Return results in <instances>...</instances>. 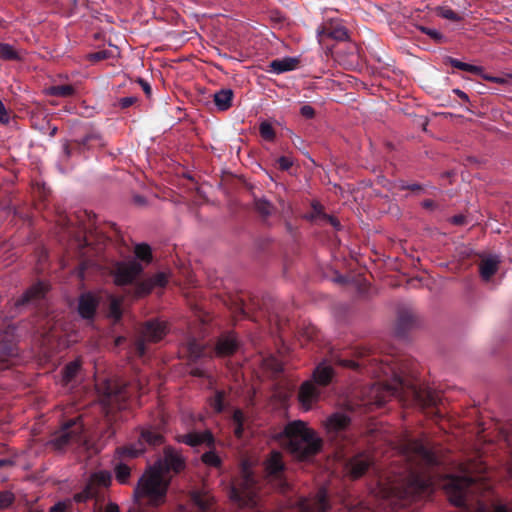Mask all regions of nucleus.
Returning <instances> with one entry per match:
<instances>
[{
	"mask_svg": "<svg viewBox=\"0 0 512 512\" xmlns=\"http://www.w3.org/2000/svg\"><path fill=\"white\" fill-rule=\"evenodd\" d=\"M345 368L365 370L379 381L372 383L363 391L362 405L368 409L382 407L392 397L404 405H415L431 418L442 417L443 400L439 392L430 387L418 385L413 363L408 359L385 355L382 358L371 354L369 349L357 351V359H335Z\"/></svg>",
	"mask_w": 512,
	"mask_h": 512,
	"instance_id": "1",
	"label": "nucleus"
},
{
	"mask_svg": "<svg viewBox=\"0 0 512 512\" xmlns=\"http://www.w3.org/2000/svg\"><path fill=\"white\" fill-rule=\"evenodd\" d=\"M431 485V479L410 464L403 474L380 476L374 493L396 507L430 493Z\"/></svg>",
	"mask_w": 512,
	"mask_h": 512,
	"instance_id": "2",
	"label": "nucleus"
},
{
	"mask_svg": "<svg viewBox=\"0 0 512 512\" xmlns=\"http://www.w3.org/2000/svg\"><path fill=\"white\" fill-rule=\"evenodd\" d=\"M461 475H450L446 478L444 489L449 501L464 512H489L484 503L477 501V507L472 508L470 496L475 493L478 482L483 479L482 474L486 466L472 463L461 464ZM493 512H509L505 505H497Z\"/></svg>",
	"mask_w": 512,
	"mask_h": 512,
	"instance_id": "3",
	"label": "nucleus"
},
{
	"mask_svg": "<svg viewBox=\"0 0 512 512\" xmlns=\"http://www.w3.org/2000/svg\"><path fill=\"white\" fill-rule=\"evenodd\" d=\"M283 435L290 453L300 461H308L315 457L322 449V439L314 430L308 428L303 421L297 420L288 423Z\"/></svg>",
	"mask_w": 512,
	"mask_h": 512,
	"instance_id": "4",
	"label": "nucleus"
},
{
	"mask_svg": "<svg viewBox=\"0 0 512 512\" xmlns=\"http://www.w3.org/2000/svg\"><path fill=\"white\" fill-rule=\"evenodd\" d=\"M258 482L250 465L243 462L239 475L231 483L230 500L242 508L258 509Z\"/></svg>",
	"mask_w": 512,
	"mask_h": 512,
	"instance_id": "5",
	"label": "nucleus"
},
{
	"mask_svg": "<svg viewBox=\"0 0 512 512\" xmlns=\"http://www.w3.org/2000/svg\"><path fill=\"white\" fill-rule=\"evenodd\" d=\"M169 479L162 475L159 467L150 466L142 476L134 489V496L145 499L150 505L159 506L166 500Z\"/></svg>",
	"mask_w": 512,
	"mask_h": 512,
	"instance_id": "6",
	"label": "nucleus"
},
{
	"mask_svg": "<svg viewBox=\"0 0 512 512\" xmlns=\"http://www.w3.org/2000/svg\"><path fill=\"white\" fill-rule=\"evenodd\" d=\"M131 385L115 380H105L98 386L100 402L107 415L115 411L125 409L127 402L132 396Z\"/></svg>",
	"mask_w": 512,
	"mask_h": 512,
	"instance_id": "7",
	"label": "nucleus"
},
{
	"mask_svg": "<svg viewBox=\"0 0 512 512\" xmlns=\"http://www.w3.org/2000/svg\"><path fill=\"white\" fill-rule=\"evenodd\" d=\"M351 418L344 412H335L325 420V429L329 441H331L339 453L353 443L350 431Z\"/></svg>",
	"mask_w": 512,
	"mask_h": 512,
	"instance_id": "8",
	"label": "nucleus"
},
{
	"mask_svg": "<svg viewBox=\"0 0 512 512\" xmlns=\"http://www.w3.org/2000/svg\"><path fill=\"white\" fill-rule=\"evenodd\" d=\"M49 443L57 451H63L73 444L85 445L82 417L78 416L63 422L59 430L52 435Z\"/></svg>",
	"mask_w": 512,
	"mask_h": 512,
	"instance_id": "9",
	"label": "nucleus"
},
{
	"mask_svg": "<svg viewBox=\"0 0 512 512\" xmlns=\"http://www.w3.org/2000/svg\"><path fill=\"white\" fill-rule=\"evenodd\" d=\"M167 323L158 319L144 322L133 343L132 351L137 357H143L147 352V343L158 342L167 334Z\"/></svg>",
	"mask_w": 512,
	"mask_h": 512,
	"instance_id": "10",
	"label": "nucleus"
},
{
	"mask_svg": "<svg viewBox=\"0 0 512 512\" xmlns=\"http://www.w3.org/2000/svg\"><path fill=\"white\" fill-rule=\"evenodd\" d=\"M263 469L266 480L281 493L290 490V484L286 478V464L283 455L277 450H272L263 461Z\"/></svg>",
	"mask_w": 512,
	"mask_h": 512,
	"instance_id": "11",
	"label": "nucleus"
},
{
	"mask_svg": "<svg viewBox=\"0 0 512 512\" xmlns=\"http://www.w3.org/2000/svg\"><path fill=\"white\" fill-rule=\"evenodd\" d=\"M187 352L190 369V375L199 378L209 379L210 388L213 380L209 374L212 363V356L207 352L206 347L196 339L188 340Z\"/></svg>",
	"mask_w": 512,
	"mask_h": 512,
	"instance_id": "12",
	"label": "nucleus"
},
{
	"mask_svg": "<svg viewBox=\"0 0 512 512\" xmlns=\"http://www.w3.org/2000/svg\"><path fill=\"white\" fill-rule=\"evenodd\" d=\"M163 442L164 437L158 429L152 426L144 427L141 429L137 443L119 447L117 454L121 458H136L145 452L147 446L157 447Z\"/></svg>",
	"mask_w": 512,
	"mask_h": 512,
	"instance_id": "13",
	"label": "nucleus"
},
{
	"mask_svg": "<svg viewBox=\"0 0 512 512\" xmlns=\"http://www.w3.org/2000/svg\"><path fill=\"white\" fill-rule=\"evenodd\" d=\"M80 230L83 233V246L89 247L96 245L95 250L99 252L102 246L111 241V238L104 232L99 231L95 224V215L91 212L83 211L76 216Z\"/></svg>",
	"mask_w": 512,
	"mask_h": 512,
	"instance_id": "14",
	"label": "nucleus"
},
{
	"mask_svg": "<svg viewBox=\"0 0 512 512\" xmlns=\"http://www.w3.org/2000/svg\"><path fill=\"white\" fill-rule=\"evenodd\" d=\"M403 448L406 461L415 460L424 466H434L438 462L435 453L422 439L409 438Z\"/></svg>",
	"mask_w": 512,
	"mask_h": 512,
	"instance_id": "15",
	"label": "nucleus"
},
{
	"mask_svg": "<svg viewBox=\"0 0 512 512\" xmlns=\"http://www.w3.org/2000/svg\"><path fill=\"white\" fill-rule=\"evenodd\" d=\"M144 270L143 265L136 259L116 261L111 268V275L118 286L132 284Z\"/></svg>",
	"mask_w": 512,
	"mask_h": 512,
	"instance_id": "16",
	"label": "nucleus"
},
{
	"mask_svg": "<svg viewBox=\"0 0 512 512\" xmlns=\"http://www.w3.org/2000/svg\"><path fill=\"white\" fill-rule=\"evenodd\" d=\"M105 146L103 136L95 131H89L82 139L66 140L63 144V150L66 157H71L75 153H84L86 150L101 148Z\"/></svg>",
	"mask_w": 512,
	"mask_h": 512,
	"instance_id": "17",
	"label": "nucleus"
},
{
	"mask_svg": "<svg viewBox=\"0 0 512 512\" xmlns=\"http://www.w3.org/2000/svg\"><path fill=\"white\" fill-rule=\"evenodd\" d=\"M374 466V458L367 452H359L345 460V474L353 479H359Z\"/></svg>",
	"mask_w": 512,
	"mask_h": 512,
	"instance_id": "18",
	"label": "nucleus"
},
{
	"mask_svg": "<svg viewBox=\"0 0 512 512\" xmlns=\"http://www.w3.org/2000/svg\"><path fill=\"white\" fill-rule=\"evenodd\" d=\"M317 39L320 45L324 46L326 40L344 41L348 39V30L339 19H328L316 30Z\"/></svg>",
	"mask_w": 512,
	"mask_h": 512,
	"instance_id": "19",
	"label": "nucleus"
},
{
	"mask_svg": "<svg viewBox=\"0 0 512 512\" xmlns=\"http://www.w3.org/2000/svg\"><path fill=\"white\" fill-rule=\"evenodd\" d=\"M153 467H159V471L162 475L173 471L179 473L185 467L184 459L171 447H167L164 450V456L159 459Z\"/></svg>",
	"mask_w": 512,
	"mask_h": 512,
	"instance_id": "20",
	"label": "nucleus"
},
{
	"mask_svg": "<svg viewBox=\"0 0 512 512\" xmlns=\"http://www.w3.org/2000/svg\"><path fill=\"white\" fill-rule=\"evenodd\" d=\"M298 512H329L331 505L327 492L321 489L313 500L300 498L297 503Z\"/></svg>",
	"mask_w": 512,
	"mask_h": 512,
	"instance_id": "21",
	"label": "nucleus"
},
{
	"mask_svg": "<svg viewBox=\"0 0 512 512\" xmlns=\"http://www.w3.org/2000/svg\"><path fill=\"white\" fill-rule=\"evenodd\" d=\"M168 279L165 273L158 272L152 277L142 279L134 285V296L137 298L149 295L156 287L163 288L167 285Z\"/></svg>",
	"mask_w": 512,
	"mask_h": 512,
	"instance_id": "22",
	"label": "nucleus"
},
{
	"mask_svg": "<svg viewBox=\"0 0 512 512\" xmlns=\"http://www.w3.org/2000/svg\"><path fill=\"white\" fill-rule=\"evenodd\" d=\"M49 291V285L46 282L38 281L29 287L16 302V307H23L30 304H37L39 301L45 298Z\"/></svg>",
	"mask_w": 512,
	"mask_h": 512,
	"instance_id": "23",
	"label": "nucleus"
},
{
	"mask_svg": "<svg viewBox=\"0 0 512 512\" xmlns=\"http://www.w3.org/2000/svg\"><path fill=\"white\" fill-rule=\"evenodd\" d=\"M479 257L478 268L480 277L484 281H489L498 272L502 262L501 257L497 254H483Z\"/></svg>",
	"mask_w": 512,
	"mask_h": 512,
	"instance_id": "24",
	"label": "nucleus"
},
{
	"mask_svg": "<svg viewBox=\"0 0 512 512\" xmlns=\"http://www.w3.org/2000/svg\"><path fill=\"white\" fill-rule=\"evenodd\" d=\"M239 340L234 332H226L218 337L215 352L220 357L233 355L239 348Z\"/></svg>",
	"mask_w": 512,
	"mask_h": 512,
	"instance_id": "25",
	"label": "nucleus"
},
{
	"mask_svg": "<svg viewBox=\"0 0 512 512\" xmlns=\"http://www.w3.org/2000/svg\"><path fill=\"white\" fill-rule=\"evenodd\" d=\"M320 397V390L314 385L312 381L304 382L298 392V400L301 407L308 411L312 408Z\"/></svg>",
	"mask_w": 512,
	"mask_h": 512,
	"instance_id": "26",
	"label": "nucleus"
},
{
	"mask_svg": "<svg viewBox=\"0 0 512 512\" xmlns=\"http://www.w3.org/2000/svg\"><path fill=\"white\" fill-rule=\"evenodd\" d=\"M178 441L191 447H196L204 443L208 446H212L214 444V438L210 431H205L203 433L190 432L184 435H180L178 437Z\"/></svg>",
	"mask_w": 512,
	"mask_h": 512,
	"instance_id": "27",
	"label": "nucleus"
},
{
	"mask_svg": "<svg viewBox=\"0 0 512 512\" xmlns=\"http://www.w3.org/2000/svg\"><path fill=\"white\" fill-rule=\"evenodd\" d=\"M97 306L98 301L91 293L82 294L78 301V313L84 319H92Z\"/></svg>",
	"mask_w": 512,
	"mask_h": 512,
	"instance_id": "28",
	"label": "nucleus"
},
{
	"mask_svg": "<svg viewBox=\"0 0 512 512\" xmlns=\"http://www.w3.org/2000/svg\"><path fill=\"white\" fill-rule=\"evenodd\" d=\"M415 324V316L413 313L409 311H400L398 314L395 333L398 337L404 338L408 331Z\"/></svg>",
	"mask_w": 512,
	"mask_h": 512,
	"instance_id": "29",
	"label": "nucleus"
},
{
	"mask_svg": "<svg viewBox=\"0 0 512 512\" xmlns=\"http://www.w3.org/2000/svg\"><path fill=\"white\" fill-rule=\"evenodd\" d=\"M299 63L300 61L296 57H284L281 59H275L271 61L269 67L270 71L276 74H281L284 72L295 70L298 67Z\"/></svg>",
	"mask_w": 512,
	"mask_h": 512,
	"instance_id": "30",
	"label": "nucleus"
},
{
	"mask_svg": "<svg viewBox=\"0 0 512 512\" xmlns=\"http://www.w3.org/2000/svg\"><path fill=\"white\" fill-rule=\"evenodd\" d=\"M334 376L332 366L327 365L325 362L320 363L314 370V382L321 386L328 385Z\"/></svg>",
	"mask_w": 512,
	"mask_h": 512,
	"instance_id": "31",
	"label": "nucleus"
},
{
	"mask_svg": "<svg viewBox=\"0 0 512 512\" xmlns=\"http://www.w3.org/2000/svg\"><path fill=\"white\" fill-rule=\"evenodd\" d=\"M191 499L197 508V512H214L213 497L199 491L193 492Z\"/></svg>",
	"mask_w": 512,
	"mask_h": 512,
	"instance_id": "32",
	"label": "nucleus"
},
{
	"mask_svg": "<svg viewBox=\"0 0 512 512\" xmlns=\"http://www.w3.org/2000/svg\"><path fill=\"white\" fill-rule=\"evenodd\" d=\"M91 488L98 490L100 487L108 488L112 483V475L109 471L101 470L91 474L87 482Z\"/></svg>",
	"mask_w": 512,
	"mask_h": 512,
	"instance_id": "33",
	"label": "nucleus"
},
{
	"mask_svg": "<svg viewBox=\"0 0 512 512\" xmlns=\"http://www.w3.org/2000/svg\"><path fill=\"white\" fill-rule=\"evenodd\" d=\"M233 97L231 89H221L214 94V103L218 110L226 111L232 106Z\"/></svg>",
	"mask_w": 512,
	"mask_h": 512,
	"instance_id": "34",
	"label": "nucleus"
},
{
	"mask_svg": "<svg viewBox=\"0 0 512 512\" xmlns=\"http://www.w3.org/2000/svg\"><path fill=\"white\" fill-rule=\"evenodd\" d=\"M18 355V349L16 345L11 341H0V369L2 365L6 364Z\"/></svg>",
	"mask_w": 512,
	"mask_h": 512,
	"instance_id": "35",
	"label": "nucleus"
},
{
	"mask_svg": "<svg viewBox=\"0 0 512 512\" xmlns=\"http://www.w3.org/2000/svg\"><path fill=\"white\" fill-rule=\"evenodd\" d=\"M255 211L264 219L270 217L274 211V205L266 198L254 197L253 201Z\"/></svg>",
	"mask_w": 512,
	"mask_h": 512,
	"instance_id": "36",
	"label": "nucleus"
},
{
	"mask_svg": "<svg viewBox=\"0 0 512 512\" xmlns=\"http://www.w3.org/2000/svg\"><path fill=\"white\" fill-rule=\"evenodd\" d=\"M444 63L451 65L453 68H456V69H459L462 71H466V72H469V73H472L475 75H478L482 72V67L464 63V62H462L456 58L450 57V56H447L444 59Z\"/></svg>",
	"mask_w": 512,
	"mask_h": 512,
	"instance_id": "37",
	"label": "nucleus"
},
{
	"mask_svg": "<svg viewBox=\"0 0 512 512\" xmlns=\"http://www.w3.org/2000/svg\"><path fill=\"white\" fill-rule=\"evenodd\" d=\"M46 92L50 96L66 98L75 94V88L70 84L53 85L48 87Z\"/></svg>",
	"mask_w": 512,
	"mask_h": 512,
	"instance_id": "38",
	"label": "nucleus"
},
{
	"mask_svg": "<svg viewBox=\"0 0 512 512\" xmlns=\"http://www.w3.org/2000/svg\"><path fill=\"white\" fill-rule=\"evenodd\" d=\"M0 59L4 61H21L22 57L11 44L0 42Z\"/></svg>",
	"mask_w": 512,
	"mask_h": 512,
	"instance_id": "39",
	"label": "nucleus"
},
{
	"mask_svg": "<svg viewBox=\"0 0 512 512\" xmlns=\"http://www.w3.org/2000/svg\"><path fill=\"white\" fill-rule=\"evenodd\" d=\"M226 396V391L215 390L214 395L209 398V405L216 413H221L224 411Z\"/></svg>",
	"mask_w": 512,
	"mask_h": 512,
	"instance_id": "40",
	"label": "nucleus"
},
{
	"mask_svg": "<svg viewBox=\"0 0 512 512\" xmlns=\"http://www.w3.org/2000/svg\"><path fill=\"white\" fill-rule=\"evenodd\" d=\"M233 432L236 438L241 439L244 433L245 415L240 409H236L232 415Z\"/></svg>",
	"mask_w": 512,
	"mask_h": 512,
	"instance_id": "41",
	"label": "nucleus"
},
{
	"mask_svg": "<svg viewBox=\"0 0 512 512\" xmlns=\"http://www.w3.org/2000/svg\"><path fill=\"white\" fill-rule=\"evenodd\" d=\"M98 495L99 491L94 490V488H91L90 485L86 483L82 491L74 494L72 502L86 503L90 499L97 498Z\"/></svg>",
	"mask_w": 512,
	"mask_h": 512,
	"instance_id": "42",
	"label": "nucleus"
},
{
	"mask_svg": "<svg viewBox=\"0 0 512 512\" xmlns=\"http://www.w3.org/2000/svg\"><path fill=\"white\" fill-rule=\"evenodd\" d=\"M81 368L79 361H72L68 363L62 370L63 382L65 384L70 383L78 374Z\"/></svg>",
	"mask_w": 512,
	"mask_h": 512,
	"instance_id": "43",
	"label": "nucleus"
},
{
	"mask_svg": "<svg viewBox=\"0 0 512 512\" xmlns=\"http://www.w3.org/2000/svg\"><path fill=\"white\" fill-rule=\"evenodd\" d=\"M134 253H135V256L137 259H139L147 264L152 261V251L148 244H145V243L137 244L135 246Z\"/></svg>",
	"mask_w": 512,
	"mask_h": 512,
	"instance_id": "44",
	"label": "nucleus"
},
{
	"mask_svg": "<svg viewBox=\"0 0 512 512\" xmlns=\"http://www.w3.org/2000/svg\"><path fill=\"white\" fill-rule=\"evenodd\" d=\"M115 477L120 484H127L131 475V469L124 463H118L115 466Z\"/></svg>",
	"mask_w": 512,
	"mask_h": 512,
	"instance_id": "45",
	"label": "nucleus"
},
{
	"mask_svg": "<svg viewBox=\"0 0 512 512\" xmlns=\"http://www.w3.org/2000/svg\"><path fill=\"white\" fill-rule=\"evenodd\" d=\"M311 207H312V211L308 214H305L304 215V218L308 221H317V220H323L324 219V215H326V213L324 212V209H323V206L316 202V201H313L312 204H311Z\"/></svg>",
	"mask_w": 512,
	"mask_h": 512,
	"instance_id": "46",
	"label": "nucleus"
},
{
	"mask_svg": "<svg viewBox=\"0 0 512 512\" xmlns=\"http://www.w3.org/2000/svg\"><path fill=\"white\" fill-rule=\"evenodd\" d=\"M201 459L204 464L211 466V467H220L221 466V458L217 455L215 451H207L202 456Z\"/></svg>",
	"mask_w": 512,
	"mask_h": 512,
	"instance_id": "47",
	"label": "nucleus"
},
{
	"mask_svg": "<svg viewBox=\"0 0 512 512\" xmlns=\"http://www.w3.org/2000/svg\"><path fill=\"white\" fill-rule=\"evenodd\" d=\"M437 15L452 22H459L462 20V17L449 7H439L437 9Z\"/></svg>",
	"mask_w": 512,
	"mask_h": 512,
	"instance_id": "48",
	"label": "nucleus"
},
{
	"mask_svg": "<svg viewBox=\"0 0 512 512\" xmlns=\"http://www.w3.org/2000/svg\"><path fill=\"white\" fill-rule=\"evenodd\" d=\"M259 132L262 138L267 141H273L275 139V130L272 125L268 122H262L259 126Z\"/></svg>",
	"mask_w": 512,
	"mask_h": 512,
	"instance_id": "49",
	"label": "nucleus"
},
{
	"mask_svg": "<svg viewBox=\"0 0 512 512\" xmlns=\"http://www.w3.org/2000/svg\"><path fill=\"white\" fill-rule=\"evenodd\" d=\"M419 30L422 33L428 35L436 43H443L444 40H445L444 35L441 32H439L438 30H436V29H432V28H429V27H426V26H419Z\"/></svg>",
	"mask_w": 512,
	"mask_h": 512,
	"instance_id": "50",
	"label": "nucleus"
},
{
	"mask_svg": "<svg viewBox=\"0 0 512 512\" xmlns=\"http://www.w3.org/2000/svg\"><path fill=\"white\" fill-rule=\"evenodd\" d=\"M110 57H112V52L110 50H100L87 55V59L92 63L100 62L102 60L109 59Z\"/></svg>",
	"mask_w": 512,
	"mask_h": 512,
	"instance_id": "51",
	"label": "nucleus"
},
{
	"mask_svg": "<svg viewBox=\"0 0 512 512\" xmlns=\"http://www.w3.org/2000/svg\"><path fill=\"white\" fill-rule=\"evenodd\" d=\"M278 306L279 305L277 304L276 306L272 307L271 310L269 308H267V313H268L269 322L274 323L275 325H277L280 328L282 325V322L284 321V318L279 314Z\"/></svg>",
	"mask_w": 512,
	"mask_h": 512,
	"instance_id": "52",
	"label": "nucleus"
},
{
	"mask_svg": "<svg viewBox=\"0 0 512 512\" xmlns=\"http://www.w3.org/2000/svg\"><path fill=\"white\" fill-rule=\"evenodd\" d=\"M138 97L136 96H129V97H122L117 100V103L115 106L119 107L120 109H127L138 102Z\"/></svg>",
	"mask_w": 512,
	"mask_h": 512,
	"instance_id": "53",
	"label": "nucleus"
},
{
	"mask_svg": "<svg viewBox=\"0 0 512 512\" xmlns=\"http://www.w3.org/2000/svg\"><path fill=\"white\" fill-rule=\"evenodd\" d=\"M72 506V500L59 501L50 507L49 512H65Z\"/></svg>",
	"mask_w": 512,
	"mask_h": 512,
	"instance_id": "54",
	"label": "nucleus"
},
{
	"mask_svg": "<svg viewBox=\"0 0 512 512\" xmlns=\"http://www.w3.org/2000/svg\"><path fill=\"white\" fill-rule=\"evenodd\" d=\"M14 501V496L11 492L2 491L0 492V509L7 508Z\"/></svg>",
	"mask_w": 512,
	"mask_h": 512,
	"instance_id": "55",
	"label": "nucleus"
},
{
	"mask_svg": "<svg viewBox=\"0 0 512 512\" xmlns=\"http://www.w3.org/2000/svg\"><path fill=\"white\" fill-rule=\"evenodd\" d=\"M300 114L306 119H312L315 116V109L311 105H303Z\"/></svg>",
	"mask_w": 512,
	"mask_h": 512,
	"instance_id": "56",
	"label": "nucleus"
},
{
	"mask_svg": "<svg viewBox=\"0 0 512 512\" xmlns=\"http://www.w3.org/2000/svg\"><path fill=\"white\" fill-rule=\"evenodd\" d=\"M277 163L279 168L283 171L288 170L292 166V161L286 156L279 157Z\"/></svg>",
	"mask_w": 512,
	"mask_h": 512,
	"instance_id": "57",
	"label": "nucleus"
},
{
	"mask_svg": "<svg viewBox=\"0 0 512 512\" xmlns=\"http://www.w3.org/2000/svg\"><path fill=\"white\" fill-rule=\"evenodd\" d=\"M138 83L141 85L145 95L147 97H150L152 94V88H151L150 84L142 78L138 79Z\"/></svg>",
	"mask_w": 512,
	"mask_h": 512,
	"instance_id": "58",
	"label": "nucleus"
},
{
	"mask_svg": "<svg viewBox=\"0 0 512 512\" xmlns=\"http://www.w3.org/2000/svg\"><path fill=\"white\" fill-rule=\"evenodd\" d=\"M37 191L39 193V197L41 199H46L47 195L49 194V189L46 188L45 184H36Z\"/></svg>",
	"mask_w": 512,
	"mask_h": 512,
	"instance_id": "59",
	"label": "nucleus"
},
{
	"mask_svg": "<svg viewBox=\"0 0 512 512\" xmlns=\"http://www.w3.org/2000/svg\"><path fill=\"white\" fill-rule=\"evenodd\" d=\"M451 223L457 226L466 224V217L462 214L454 215L451 218Z\"/></svg>",
	"mask_w": 512,
	"mask_h": 512,
	"instance_id": "60",
	"label": "nucleus"
},
{
	"mask_svg": "<svg viewBox=\"0 0 512 512\" xmlns=\"http://www.w3.org/2000/svg\"><path fill=\"white\" fill-rule=\"evenodd\" d=\"M452 92L457 95L463 102L470 103L469 96L462 90L455 88L452 90Z\"/></svg>",
	"mask_w": 512,
	"mask_h": 512,
	"instance_id": "61",
	"label": "nucleus"
},
{
	"mask_svg": "<svg viewBox=\"0 0 512 512\" xmlns=\"http://www.w3.org/2000/svg\"><path fill=\"white\" fill-rule=\"evenodd\" d=\"M322 221H324L326 223H329L330 225H332L335 228H337L340 225V223L337 220V218H335L333 216H330L328 214L324 215V219Z\"/></svg>",
	"mask_w": 512,
	"mask_h": 512,
	"instance_id": "62",
	"label": "nucleus"
},
{
	"mask_svg": "<svg viewBox=\"0 0 512 512\" xmlns=\"http://www.w3.org/2000/svg\"><path fill=\"white\" fill-rule=\"evenodd\" d=\"M104 512H120V509L116 503L110 502L105 507Z\"/></svg>",
	"mask_w": 512,
	"mask_h": 512,
	"instance_id": "63",
	"label": "nucleus"
},
{
	"mask_svg": "<svg viewBox=\"0 0 512 512\" xmlns=\"http://www.w3.org/2000/svg\"><path fill=\"white\" fill-rule=\"evenodd\" d=\"M422 206H423V208H425V209H430V210H432V209H434V208L436 207V203H435L433 200H431V199H425V200L422 202Z\"/></svg>",
	"mask_w": 512,
	"mask_h": 512,
	"instance_id": "64",
	"label": "nucleus"
}]
</instances>
